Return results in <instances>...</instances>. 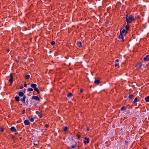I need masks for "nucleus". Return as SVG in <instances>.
Returning <instances> with one entry per match:
<instances>
[{"label": "nucleus", "mask_w": 149, "mask_h": 149, "mask_svg": "<svg viewBox=\"0 0 149 149\" xmlns=\"http://www.w3.org/2000/svg\"><path fill=\"white\" fill-rule=\"evenodd\" d=\"M10 79L9 80V81L12 84L13 83V76L12 74L11 73H10Z\"/></svg>", "instance_id": "4"}, {"label": "nucleus", "mask_w": 149, "mask_h": 149, "mask_svg": "<svg viewBox=\"0 0 149 149\" xmlns=\"http://www.w3.org/2000/svg\"><path fill=\"white\" fill-rule=\"evenodd\" d=\"M51 44L52 45H55V42L54 41H52Z\"/></svg>", "instance_id": "27"}, {"label": "nucleus", "mask_w": 149, "mask_h": 149, "mask_svg": "<svg viewBox=\"0 0 149 149\" xmlns=\"http://www.w3.org/2000/svg\"><path fill=\"white\" fill-rule=\"evenodd\" d=\"M23 87L22 86H21L20 87V89H22L23 88Z\"/></svg>", "instance_id": "42"}, {"label": "nucleus", "mask_w": 149, "mask_h": 149, "mask_svg": "<svg viewBox=\"0 0 149 149\" xmlns=\"http://www.w3.org/2000/svg\"><path fill=\"white\" fill-rule=\"evenodd\" d=\"M77 139H79L80 138V137H81V135L79 134H77Z\"/></svg>", "instance_id": "28"}, {"label": "nucleus", "mask_w": 149, "mask_h": 149, "mask_svg": "<svg viewBox=\"0 0 149 149\" xmlns=\"http://www.w3.org/2000/svg\"><path fill=\"white\" fill-rule=\"evenodd\" d=\"M90 130L89 128V127H86V131H88Z\"/></svg>", "instance_id": "36"}, {"label": "nucleus", "mask_w": 149, "mask_h": 149, "mask_svg": "<svg viewBox=\"0 0 149 149\" xmlns=\"http://www.w3.org/2000/svg\"><path fill=\"white\" fill-rule=\"evenodd\" d=\"M34 145L35 146L37 145L38 144L37 143H34Z\"/></svg>", "instance_id": "39"}, {"label": "nucleus", "mask_w": 149, "mask_h": 149, "mask_svg": "<svg viewBox=\"0 0 149 149\" xmlns=\"http://www.w3.org/2000/svg\"><path fill=\"white\" fill-rule=\"evenodd\" d=\"M30 77V75L29 74H27L25 76V78L26 79H29Z\"/></svg>", "instance_id": "24"}, {"label": "nucleus", "mask_w": 149, "mask_h": 149, "mask_svg": "<svg viewBox=\"0 0 149 149\" xmlns=\"http://www.w3.org/2000/svg\"><path fill=\"white\" fill-rule=\"evenodd\" d=\"M15 99L17 102H19V96H16L15 97Z\"/></svg>", "instance_id": "20"}, {"label": "nucleus", "mask_w": 149, "mask_h": 149, "mask_svg": "<svg viewBox=\"0 0 149 149\" xmlns=\"http://www.w3.org/2000/svg\"><path fill=\"white\" fill-rule=\"evenodd\" d=\"M145 100L147 102H149V96H148L146 97L145 98Z\"/></svg>", "instance_id": "19"}, {"label": "nucleus", "mask_w": 149, "mask_h": 149, "mask_svg": "<svg viewBox=\"0 0 149 149\" xmlns=\"http://www.w3.org/2000/svg\"><path fill=\"white\" fill-rule=\"evenodd\" d=\"M126 16V22L124 24V25L126 24V22L127 24H129L132 22V21H134L136 19L132 16L131 15L128 16V14H127Z\"/></svg>", "instance_id": "1"}, {"label": "nucleus", "mask_w": 149, "mask_h": 149, "mask_svg": "<svg viewBox=\"0 0 149 149\" xmlns=\"http://www.w3.org/2000/svg\"><path fill=\"white\" fill-rule=\"evenodd\" d=\"M3 130H4L3 128L1 129V132H3Z\"/></svg>", "instance_id": "40"}, {"label": "nucleus", "mask_w": 149, "mask_h": 149, "mask_svg": "<svg viewBox=\"0 0 149 149\" xmlns=\"http://www.w3.org/2000/svg\"><path fill=\"white\" fill-rule=\"evenodd\" d=\"M49 125L48 124H45V127H46V128H47L49 127Z\"/></svg>", "instance_id": "31"}, {"label": "nucleus", "mask_w": 149, "mask_h": 149, "mask_svg": "<svg viewBox=\"0 0 149 149\" xmlns=\"http://www.w3.org/2000/svg\"><path fill=\"white\" fill-rule=\"evenodd\" d=\"M73 96V94L71 93H69L67 95V97H71Z\"/></svg>", "instance_id": "18"}, {"label": "nucleus", "mask_w": 149, "mask_h": 149, "mask_svg": "<svg viewBox=\"0 0 149 149\" xmlns=\"http://www.w3.org/2000/svg\"><path fill=\"white\" fill-rule=\"evenodd\" d=\"M35 91H36L38 94H39L40 93V91L38 88L35 90Z\"/></svg>", "instance_id": "30"}, {"label": "nucleus", "mask_w": 149, "mask_h": 149, "mask_svg": "<svg viewBox=\"0 0 149 149\" xmlns=\"http://www.w3.org/2000/svg\"><path fill=\"white\" fill-rule=\"evenodd\" d=\"M68 129V127L67 126H65L64 127V128H63V131L64 132H66L67 130Z\"/></svg>", "instance_id": "26"}, {"label": "nucleus", "mask_w": 149, "mask_h": 149, "mask_svg": "<svg viewBox=\"0 0 149 149\" xmlns=\"http://www.w3.org/2000/svg\"><path fill=\"white\" fill-rule=\"evenodd\" d=\"M35 91H36L38 94H39L40 93V91L38 88L35 90Z\"/></svg>", "instance_id": "29"}, {"label": "nucleus", "mask_w": 149, "mask_h": 149, "mask_svg": "<svg viewBox=\"0 0 149 149\" xmlns=\"http://www.w3.org/2000/svg\"><path fill=\"white\" fill-rule=\"evenodd\" d=\"M18 95H19V96L20 97H22L23 96H24V95L23 93L22 92H19L18 93Z\"/></svg>", "instance_id": "15"}, {"label": "nucleus", "mask_w": 149, "mask_h": 149, "mask_svg": "<svg viewBox=\"0 0 149 149\" xmlns=\"http://www.w3.org/2000/svg\"><path fill=\"white\" fill-rule=\"evenodd\" d=\"M143 64L142 63H141V64H140L139 65V68H141Z\"/></svg>", "instance_id": "32"}, {"label": "nucleus", "mask_w": 149, "mask_h": 149, "mask_svg": "<svg viewBox=\"0 0 149 149\" xmlns=\"http://www.w3.org/2000/svg\"><path fill=\"white\" fill-rule=\"evenodd\" d=\"M32 99H34L35 100H36L38 102V103L40 102V98L37 96L35 95H33L32 96Z\"/></svg>", "instance_id": "3"}, {"label": "nucleus", "mask_w": 149, "mask_h": 149, "mask_svg": "<svg viewBox=\"0 0 149 149\" xmlns=\"http://www.w3.org/2000/svg\"><path fill=\"white\" fill-rule=\"evenodd\" d=\"M22 139V137H19V139Z\"/></svg>", "instance_id": "41"}, {"label": "nucleus", "mask_w": 149, "mask_h": 149, "mask_svg": "<svg viewBox=\"0 0 149 149\" xmlns=\"http://www.w3.org/2000/svg\"><path fill=\"white\" fill-rule=\"evenodd\" d=\"M24 123L26 125H28L30 124V122L28 120H24Z\"/></svg>", "instance_id": "10"}, {"label": "nucleus", "mask_w": 149, "mask_h": 149, "mask_svg": "<svg viewBox=\"0 0 149 149\" xmlns=\"http://www.w3.org/2000/svg\"><path fill=\"white\" fill-rule=\"evenodd\" d=\"M26 86H27V84H26V83H25V84H24V87H26Z\"/></svg>", "instance_id": "38"}, {"label": "nucleus", "mask_w": 149, "mask_h": 149, "mask_svg": "<svg viewBox=\"0 0 149 149\" xmlns=\"http://www.w3.org/2000/svg\"><path fill=\"white\" fill-rule=\"evenodd\" d=\"M119 61V60L118 59H116L115 60L116 63L115 65V67H116L119 65V63H118Z\"/></svg>", "instance_id": "8"}, {"label": "nucleus", "mask_w": 149, "mask_h": 149, "mask_svg": "<svg viewBox=\"0 0 149 149\" xmlns=\"http://www.w3.org/2000/svg\"><path fill=\"white\" fill-rule=\"evenodd\" d=\"M90 141V139L87 137H85L84 141V143L85 144H88Z\"/></svg>", "instance_id": "5"}, {"label": "nucleus", "mask_w": 149, "mask_h": 149, "mask_svg": "<svg viewBox=\"0 0 149 149\" xmlns=\"http://www.w3.org/2000/svg\"><path fill=\"white\" fill-rule=\"evenodd\" d=\"M77 143H76V144H75V145H72L71 146V147L72 148V149H74L75 147H77Z\"/></svg>", "instance_id": "23"}, {"label": "nucleus", "mask_w": 149, "mask_h": 149, "mask_svg": "<svg viewBox=\"0 0 149 149\" xmlns=\"http://www.w3.org/2000/svg\"><path fill=\"white\" fill-rule=\"evenodd\" d=\"M37 85L36 84H32L31 85V87L33 88L34 90L37 88Z\"/></svg>", "instance_id": "6"}, {"label": "nucleus", "mask_w": 149, "mask_h": 149, "mask_svg": "<svg viewBox=\"0 0 149 149\" xmlns=\"http://www.w3.org/2000/svg\"><path fill=\"white\" fill-rule=\"evenodd\" d=\"M100 82V81L99 79H95L94 81V83L97 84L98 85Z\"/></svg>", "instance_id": "14"}, {"label": "nucleus", "mask_w": 149, "mask_h": 149, "mask_svg": "<svg viewBox=\"0 0 149 149\" xmlns=\"http://www.w3.org/2000/svg\"><path fill=\"white\" fill-rule=\"evenodd\" d=\"M8 52H9V50H7Z\"/></svg>", "instance_id": "43"}, {"label": "nucleus", "mask_w": 149, "mask_h": 149, "mask_svg": "<svg viewBox=\"0 0 149 149\" xmlns=\"http://www.w3.org/2000/svg\"><path fill=\"white\" fill-rule=\"evenodd\" d=\"M144 60L145 61H148L149 60V55H147L144 57Z\"/></svg>", "instance_id": "9"}, {"label": "nucleus", "mask_w": 149, "mask_h": 149, "mask_svg": "<svg viewBox=\"0 0 149 149\" xmlns=\"http://www.w3.org/2000/svg\"><path fill=\"white\" fill-rule=\"evenodd\" d=\"M130 27L129 26V24H127V25L125 26V29L127 30V31L128 30L130 29Z\"/></svg>", "instance_id": "13"}, {"label": "nucleus", "mask_w": 149, "mask_h": 149, "mask_svg": "<svg viewBox=\"0 0 149 149\" xmlns=\"http://www.w3.org/2000/svg\"><path fill=\"white\" fill-rule=\"evenodd\" d=\"M138 98L137 97H136L134 99V100L133 102V104H135L136 103L138 102Z\"/></svg>", "instance_id": "17"}, {"label": "nucleus", "mask_w": 149, "mask_h": 149, "mask_svg": "<svg viewBox=\"0 0 149 149\" xmlns=\"http://www.w3.org/2000/svg\"><path fill=\"white\" fill-rule=\"evenodd\" d=\"M77 45L78 47L80 48L82 47V43L81 42H78L77 43Z\"/></svg>", "instance_id": "12"}, {"label": "nucleus", "mask_w": 149, "mask_h": 149, "mask_svg": "<svg viewBox=\"0 0 149 149\" xmlns=\"http://www.w3.org/2000/svg\"><path fill=\"white\" fill-rule=\"evenodd\" d=\"M10 130L13 132H17V130L15 128L14 126H13L11 127Z\"/></svg>", "instance_id": "7"}, {"label": "nucleus", "mask_w": 149, "mask_h": 149, "mask_svg": "<svg viewBox=\"0 0 149 149\" xmlns=\"http://www.w3.org/2000/svg\"><path fill=\"white\" fill-rule=\"evenodd\" d=\"M36 113L37 115H40V112L38 111H36Z\"/></svg>", "instance_id": "33"}, {"label": "nucleus", "mask_w": 149, "mask_h": 149, "mask_svg": "<svg viewBox=\"0 0 149 149\" xmlns=\"http://www.w3.org/2000/svg\"><path fill=\"white\" fill-rule=\"evenodd\" d=\"M120 34L118 36V38L119 39H121L122 41L123 42H124V36L123 34L125 33V35H126V34L128 33V31H127V30H126L125 29H123L122 31H121V29L120 31Z\"/></svg>", "instance_id": "2"}, {"label": "nucleus", "mask_w": 149, "mask_h": 149, "mask_svg": "<svg viewBox=\"0 0 149 149\" xmlns=\"http://www.w3.org/2000/svg\"><path fill=\"white\" fill-rule=\"evenodd\" d=\"M26 98V97L25 95H24L23 97L21 99V101H22L23 103H25Z\"/></svg>", "instance_id": "11"}, {"label": "nucleus", "mask_w": 149, "mask_h": 149, "mask_svg": "<svg viewBox=\"0 0 149 149\" xmlns=\"http://www.w3.org/2000/svg\"><path fill=\"white\" fill-rule=\"evenodd\" d=\"M34 119L35 118L33 117L31 118H29V120L31 122H33L34 121Z\"/></svg>", "instance_id": "25"}, {"label": "nucleus", "mask_w": 149, "mask_h": 149, "mask_svg": "<svg viewBox=\"0 0 149 149\" xmlns=\"http://www.w3.org/2000/svg\"><path fill=\"white\" fill-rule=\"evenodd\" d=\"M120 110L121 111L125 110H126V107L125 106H123L121 108Z\"/></svg>", "instance_id": "22"}, {"label": "nucleus", "mask_w": 149, "mask_h": 149, "mask_svg": "<svg viewBox=\"0 0 149 149\" xmlns=\"http://www.w3.org/2000/svg\"><path fill=\"white\" fill-rule=\"evenodd\" d=\"M83 91V89H81L80 90V92L81 93H82Z\"/></svg>", "instance_id": "37"}, {"label": "nucleus", "mask_w": 149, "mask_h": 149, "mask_svg": "<svg viewBox=\"0 0 149 149\" xmlns=\"http://www.w3.org/2000/svg\"><path fill=\"white\" fill-rule=\"evenodd\" d=\"M134 96V95L133 94H130L128 96V98L129 99H132L133 98Z\"/></svg>", "instance_id": "16"}, {"label": "nucleus", "mask_w": 149, "mask_h": 149, "mask_svg": "<svg viewBox=\"0 0 149 149\" xmlns=\"http://www.w3.org/2000/svg\"><path fill=\"white\" fill-rule=\"evenodd\" d=\"M33 89L32 88H29L27 89L28 92H32L33 91Z\"/></svg>", "instance_id": "21"}, {"label": "nucleus", "mask_w": 149, "mask_h": 149, "mask_svg": "<svg viewBox=\"0 0 149 149\" xmlns=\"http://www.w3.org/2000/svg\"><path fill=\"white\" fill-rule=\"evenodd\" d=\"M39 116L40 118H41L42 116V114H40L39 115Z\"/></svg>", "instance_id": "34"}, {"label": "nucleus", "mask_w": 149, "mask_h": 149, "mask_svg": "<svg viewBox=\"0 0 149 149\" xmlns=\"http://www.w3.org/2000/svg\"><path fill=\"white\" fill-rule=\"evenodd\" d=\"M11 136H12L11 139H14L15 137V136L14 135H11Z\"/></svg>", "instance_id": "35"}]
</instances>
